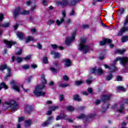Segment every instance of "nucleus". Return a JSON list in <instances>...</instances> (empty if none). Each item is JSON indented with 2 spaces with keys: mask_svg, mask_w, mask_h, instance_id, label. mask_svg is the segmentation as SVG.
I'll use <instances>...</instances> for the list:
<instances>
[{
  "mask_svg": "<svg viewBox=\"0 0 128 128\" xmlns=\"http://www.w3.org/2000/svg\"><path fill=\"white\" fill-rule=\"evenodd\" d=\"M44 88V85H39L36 87L35 90L33 92V94L36 96H44L46 92L42 91Z\"/></svg>",
  "mask_w": 128,
  "mask_h": 128,
  "instance_id": "nucleus-1",
  "label": "nucleus"
},
{
  "mask_svg": "<svg viewBox=\"0 0 128 128\" xmlns=\"http://www.w3.org/2000/svg\"><path fill=\"white\" fill-rule=\"evenodd\" d=\"M86 42V38H81V41L78 45L79 50H82L84 54H86V52H88V50H90L88 46L84 44Z\"/></svg>",
  "mask_w": 128,
  "mask_h": 128,
  "instance_id": "nucleus-2",
  "label": "nucleus"
},
{
  "mask_svg": "<svg viewBox=\"0 0 128 128\" xmlns=\"http://www.w3.org/2000/svg\"><path fill=\"white\" fill-rule=\"evenodd\" d=\"M6 104L9 106L12 112H16L20 108V105L14 100H10L8 102H6Z\"/></svg>",
  "mask_w": 128,
  "mask_h": 128,
  "instance_id": "nucleus-3",
  "label": "nucleus"
},
{
  "mask_svg": "<svg viewBox=\"0 0 128 128\" xmlns=\"http://www.w3.org/2000/svg\"><path fill=\"white\" fill-rule=\"evenodd\" d=\"M6 68L8 70V73H7L6 76L4 78V80H8V78H10V77L12 76V73H10V72H12V70L10 69V67H8L6 66V64H4V65H2L0 66V70L2 72H4V70H6Z\"/></svg>",
  "mask_w": 128,
  "mask_h": 128,
  "instance_id": "nucleus-4",
  "label": "nucleus"
},
{
  "mask_svg": "<svg viewBox=\"0 0 128 128\" xmlns=\"http://www.w3.org/2000/svg\"><path fill=\"white\" fill-rule=\"evenodd\" d=\"M120 61V64L124 66L128 62V57H118L114 62V64H116L118 62Z\"/></svg>",
  "mask_w": 128,
  "mask_h": 128,
  "instance_id": "nucleus-5",
  "label": "nucleus"
},
{
  "mask_svg": "<svg viewBox=\"0 0 128 128\" xmlns=\"http://www.w3.org/2000/svg\"><path fill=\"white\" fill-rule=\"evenodd\" d=\"M128 24V15L126 16L125 22H124V26L120 29L118 33V36H122L125 32H128V26L126 27V26Z\"/></svg>",
  "mask_w": 128,
  "mask_h": 128,
  "instance_id": "nucleus-6",
  "label": "nucleus"
},
{
  "mask_svg": "<svg viewBox=\"0 0 128 128\" xmlns=\"http://www.w3.org/2000/svg\"><path fill=\"white\" fill-rule=\"evenodd\" d=\"M91 72L92 74H94V72H96V74H99V76H102L104 74V70H102V68H98L96 69V68H94L92 69Z\"/></svg>",
  "mask_w": 128,
  "mask_h": 128,
  "instance_id": "nucleus-7",
  "label": "nucleus"
},
{
  "mask_svg": "<svg viewBox=\"0 0 128 128\" xmlns=\"http://www.w3.org/2000/svg\"><path fill=\"white\" fill-rule=\"evenodd\" d=\"M54 120L53 116H50L48 118L47 120L44 122L42 124V126H48L52 124V122Z\"/></svg>",
  "mask_w": 128,
  "mask_h": 128,
  "instance_id": "nucleus-8",
  "label": "nucleus"
},
{
  "mask_svg": "<svg viewBox=\"0 0 128 128\" xmlns=\"http://www.w3.org/2000/svg\"><path fill=\"white\" fill-rule=\"evenodd\" d=\"M104 66L105 68H108V72H114L115 70H117L116 68L114 65H110L108 66L106 64H104Z\"/></svg>",
  "mask_w": 128,
  "mask_h": 128,
  "instance_id": "nucleus-9",
  "label": "nucleus"
},
{
  "mask_svg": "<svg viewBox=\"0 0 128 128\" xmlns=\"http://www.w3.org/2000/svg\"><path fill=\"white\" fill-rule=\"evenodd\" d=\"M56 4L57 6H62L64 8V6H66L68 4V0H62V1H57L56 2Z\"/></svg>",
  "mask_w": 128,
  "mask_h": 128,
  "instance_id": "nucleus-10",
  "label": "nucleus"
},
{
  "mask_svg": "<svg viewBox=\"0 0 128 128\" xmlns=\"http://www.w3.org/2000/svg\"><path fill=\"white\" fill-rule=\"evenodd\" d=\"M74 38H76V32H74L72 34V35L71 38H68L66 39V44H70V43H71L72 42H74Z\"/></svg>",
  "mask_w": 128,
  "mask_h": 128,
  "instance_id": "nucleus-11",
  "label": "nucleus"
},
{
  "mask_svg": "<svg viewBox=\"0 0 128 128\" xmlns=\"http://www.w3.org/2000/svg\"><path fill=\"white\" fill-rule=\"evenodd\" d=\"M118 106L120 107V108L118 110L119 112H124V104H122V103L120 102L116 104L114 108H118Z\"/></svg>",
  "mask_w": 128,
  "mask_h": 128,
  "instance_id": "nucleus-12",
  "label": "nucleus"
},
{
  "mask_svg": "<svg viewBox=\"0 0 128 128\" xmlns=\"http://www.w3.org/2000/svg\"><path fill=\"white\" fill-rule=\"evenodd\" d=\"M4 43L8 46V48H12V44H14L16 42L13 41H8V40H4Z\"/></svg>",
  "mask_w": 128,
  "mask_h": 128,
  "instance_id": "nucleus-13",
  "label": "nucleus"
},
{
  "mask_svg": "<svg viewBox=\"0 0 128 128\" xmlns=\"http://www.w3.org/2000/svg\"><path fill=\"white\" fill-rule=\"evenodd\" d=\"M20 14H22L20 9V7H18L13 12V16L16 17L18 16H20Z\"/></svg>",
  "mask_w": 128,
  "mask_h": 128,
  "instance_id": "nucleus-14",
  "label": "nucleus"
},
{
  "mask_svg": "<svg viewBox=\"0 0 128 128\" xmlns=\"http://www.w3.org/2000/svg\"><path fill=\"white\" fill-rule=\"evenodd\" d=\"M32 108L30 105L26 104L24 106V112L27 114H30L32 112Z\"/></svg>",
  "mask_w": 128,
  "mask_h": 128,
  "instance_id": "nucleus-15",
  "label": "nucleus"
},
{
  "mask_svg": "<svg viewBox=\"0 0 128 128\" xmlns=\"http://www.w3.org/2000/svg\"><path fill=\"white\" fill-rule=\"evenodd\" d=\"M51 54H54V58H60V54L59 52H56V51L52 50L50 52Z\"/></svg>",
  "mask_w": 128,
  "mask_h": 128,
  "instance_id": "nucleus-16",
  "label": "nucleus"
},
{
  "mask_svg": "<svg viewBox=\"0 0 128 128\" xmlns=\"http://www.w3.org/2000/svg\"><path fill=\"white\" fill-rule=\"evenodd\" d=\"M12 60L13 62H14V60H16L17 62H22V58L21 57H14L13 56L12 57Z\"/></svg>",
  "mask_w": 128,
  "mask_h": 128,
  "instance_id": "nucleus-17",
  "label": "nucleus"
},
{
  "mask_svg": "<svg viewBox=\"0 0 128 128\" xmlns=\"http://www.w3.org/2000/svg\"><path fill=\"white\" fill-rule=\"evenodd\" d=\"M112 96V95L108 94V95H104L102 97V100L103 102H106L110 100V98Z\"/></svg>",
  "mask_w": 128,
  "mask_h": 128,
  "instance_id": "nucleus-18",
  "label": "nucleus"
},
{
  "mask_svg": "<svg viewBox=\"0 0 128 128\" xmlns=\"http://www.w3.org/2000/svg\"><path fill=\"white\" fill-rule=\"evenodd\" d=\"M36 40L34 39L32 36H28L25 40V42L26 44H28L30 42H36Z\"/></svg>",
  "mask_w": 128,
  "mask_h": 128,
  "instance_id": "nucleus-19",
  "label": "nucleus"
},
{
  "mask_svg": "<svg viewBox=\"0 0 128 128\" xmlns=\"http://www.w3.org/2000/svg\"><path fill=\"white\" fill-rule=\"evenodd\" d=\"M64 64L66 67L70 66L72 62L70 59H65L64 60Z\"/></svg>",
  "mask_w": 128,
  "mask_h": 128,
  "instance_id": "nucleus-20",
  "label": "nucleus"
},
{
  "mask_svg": "<svg viewBox=\"0 0 128 128\" xmlns=\"http://www.w3.org/2000/svg\"><path fill=\"white\" fill-rule=\"evenodd\" d=\"M80 0H72L70 2L69 6H76V4L80 2Z\"/></svg>",
  "mask_w": 128,
  "mask_h": 128,
  "instance_id": "nucleus-21",
  "label": "nucleus"
},
{
  "mask_svg": "<svg viewBox=\"0 0 128 128\" xmlns=\"http://www.w3.org/2000/svg\"><path fill=\"white\" fill-rule=\"evenodd\" d=\"M16 36L20 40H22L24 38V34H22V32H17Z\"/></svg>",
  "mask_w": 128,
  "mask_h": 128,
  "instance_id": "nucleus-22",
  "label": "nucleus"
},
{
  "mask_svg": "<svg viewBox=\"0 0 128 128\" xmlns=\"http://www.w3.org/2000/svg\"><path fill=\"white\" fill-rule=\"evenodd\" d=\"M64 22V18H60V20H56V24H57L58 26H60V24H62V22Z\"/></svg>",
  "mask_w": 128,
  "mask_h": 128,
  "instance_id": "nucleus-23",
  "label": "nucleus"
},
{
  "mask_svg": "<svg viewBox=\"0 0 128 128\" xmlns=\"http://www.w3.org/2000/svg\"><path fill=\"white\" fill-rule=\"evenodd\" d=\"M126 50V49H118L117 50L116 52V54H124Z\"/></svg>",
  "mask_w": 128,
  "mask_h": 128,
  "instance_id": "nucleus-24",
  "label": "nucleus"
},
{
  "mask_svg": "<svg viewBox=\"0 0 128 128\" xmlns=\"http://www.w3.org/2000/svg\"><path fill=\"white\" fill-rule=\"evenodd\" d=\"M0 90H2V88H4L5 90H8V86H6V84L4 82H2L0 84Z\"/></svg>",
  "mask_w": 128,
  "mask_h": 128,
  "instance_id": "nucleus-25",
  "label": "nucleus"
},
{
  "mask_svg": "<svg viewBox=\"0 0 128 128\" xmlns=\"http://www.w3.org/2000/svg\"><path fill=\"white\" fill-rule=\"evenodd\" d=\"M59 88H66L67 86H70V84L68 83H64V84H60L58 85Z\"/></svg>",
  "mask_w": 128,
  "mask_h": 128,
  "instance_id": "nucleus-26",
  "label": "nucleus"
},
{
  "mask_svg": "<svg viewBox=\"0 0 128 128\" xmlns=\"http://www.w3.org/2000/svg\"><path fill=\"white\" fill-rule=\"evenodd\" d=\"M74 100H76V102H80L82 100V98H80V96L78 94H76L74 96Z\"/></svg>",
  "mask_w": 128,
  "mask_h": 128,
  "instance_id": "nucleus-27",
  "label": "nucleus"
},
{
  "mask_svg": "<svg viewBox=\"0 0 128 128\" xmlns=\"http://www.w3.org/2000/svg\"><path fill=\"white\" fill-rule=\"evenodd\" d=\"M12 88H13V90H16V92H20V87L18 86L13 85L12 86Z\"/></svg>",
  "mask_w": 128,
  "mask_h": 128,
  "instance_id": "nucleus-28",
  "label": "nucleus"
},
{
  "mask_svg": "<svg viewBox=\"0 0 128 128\" xmlns=\"http://www.w3.org/2000/svg\"><path fill=\"white\" fill-rule=\"evenodd\" d=\"M84 84V81L80 80H76L75 82V84L76 86H80V84Z\"/></svg>",
  "mask_w": 128,
  "mask_h": 128,
  "instance_id": "nucleus-29",
  "label": "nucleus"
},
{
  "mask_svg": "<svg viewBox=\"0 0 128 128\" xmlns=\"http://www.w3.org/2000/svg\"><path fill=\"white\" fill-rule=\"evenodd\" d=\"M46 77V76L44 74H42L41 76V78H42V84H46V78H44Z\"/></svg>",
  "mask_w": 128,
  "mask_h": 128,
  "instance_id": "nucleus-30",
  "label": "nucleus"
},
{
  "mask_svg": "<svg viewBox=\"0 0 128 128\" xmlns=\"http://www.w3.org/2000/svg\"><path fill=\"white\" fill-rule=\"evenodd\" d=\"M128 40V36H124L122 38V42H126Z\"/></svg>",
  "mask_w": 128,
  "mask_h": 128,
  "instance_id": "nucleus-31",
  "label": "nucleus"
},
{
  "mask_svg": "<svg viewBox=\"0 0 128 128\" xmlns=\"http://www.w3.org/2000/svg\"><path fill=\"white\" fill-rule=\"evenodd\" d=\"M21 14L24 16L26 14H30V11L26 10H23L22 12H21Z\"/></svg>",
  "mask_w": 128,
  "mask_h": 128,
  "instance_id": "nucleus-32",
  "label": "nucleus"
},
{
  "mask_svg": "<svg viewBox=\"0 0 128 128\" xmlns=\"http://www.w3.org/2000/svg\"><path fill=\"white\" fill-rule=\"evenodd\" d=\"M2 28H8L10 26V23L9 22H6L1 25Z\"/></svg>",
  "mask_w": 128,
  "mask_h": 128,
  "instance_id": "nucleus-33",
  "label": "nucleus"
},
{
  "mask_svg": "<svg viewBox=\"0 0 128 128\" xmlns=\"http://www.w3.org/2000/svg\"><path fill=\"white\" fill-rule=\"evenodd\" d=\"M112 78V74H110L109 75L107 76L106 77V80L110 81V80Z\"/></svg>",
  "mask_w": 128,
  "mask_h": 128,
  "instance_id": "nucleus-34",
  "label": "nucleus"
},
{
  "mask_svg": "<svg viewBox=\"0 0 128 128\" xmlns=\"http://www.w3.org/2000/svg\"><path fill=\"white\" fill-rule=\"evenodd\" d=\"M58 106H52L50 107V110L52 112H54V110H58Z\"/></svg>",
  "mask_w": 128,
  "mask_h": 128,
  "instance_id": "nucleus-35",
  "label": "nucleus"
},
{
  "mask_svg": "<svg viewBox=\"0 0 128 128\" xmlns=\"http://www.w3.org/2000/svg\"><path fill=\"white\" fill-rule=\"evenodd\" d=\"M25 124H26L25 126L27 128V126H30L32 124V122L30 120H28L26 122Z\"/></svg>",
  "mask_w": 128,
  "mask_h": 128,
  "instance_id": "nucleus-36",
  "label": "nucleus"
},
{
  "mask_svg": "<svg viewBox=\"0 0 128 128\" xmlns=\"http://www.w3.org/2000/svg\"><path fill=\"white\" fill-rule=\"evenodd\" d=\"M22 68L23 70H28L30 69V65L28 64H24L22 66Z\"/></svg>",
  "mask_w": 128,
  "mask_h": 128,
  "instance_id": "nucleus-37",
  "label": "nucleus"
},
{
  "mask_svg": "<svg viewBox=\"0 0 128 128\" xmlns=\"http://www.w3.org/2000/svg\"><path fill=\"white\" fill-rule=\"evenodd\" d=\"M67 110L68 112H74V108L72 106H69L67 107Z\"/></svg>",
  "mask_w": 128,
  "mask_h": 128,
  "instance_id": "nucleus-38",
  "label": "nucleus"
},
{
  "mask_svg": "<svg viewBox=\"0 0 128 128\" xmlns=\"http://www.w3.org/2000/svg\"><path fill=\"white\" fill-rule=\"evenodd\" d=\"M66 16V11L65 10L62 11V17L61 18H64V20Z\"/></svg>",
  "mask_w": 128,
  "mask_h": 128,
  "instance_id": "nucleus-39",
  "label": "nucleus"
},
{
  "mask_svg": "<svg viewBox=\"0 0 128 128\" xmlns=\"http://www.w3.org/2000/svg\"><path fill=\"white\" fill-rule=\"evenodd\" d=\"M118 89L119 90H122V92H126V88H124L122 86H118Z\"/></svg>",
  "mask_w": 128,
  "mask_h": 128,
  "instance_id": "nucleus-40",
  "label": "nucleus"
},
{
  "mask_svg": "<svg viewBox=\"0 0 128 128\" xmlns=\"http://www.w3.org/2000/svg\"><path fill=\"white\" fill-rule=\"evenodd\" d=\"M106 44H110L112 42V40L105 38L104 39Z\"/></svg>",
  "mask_w": 128,
  "mask_h": 128,
  "instance_id": "nucleus-41",
  "label": "nucleus"
},
{
  "mask_svg": "<svg viewBox=\"0 0 128 128\" xmlns=\"http://www.w3.org/2000/svg\"><path fill=\"white\" fill-rule=\"evenodd\" d=\"M86 118V116L84 114H82L78 117V120H82V118Z\"/></svg>",
  "mask_w": 128,
  "mask_h": 128,
  "instance_id": "nucleus-42",
  "label": "nucleus"
},
{
  "mask_svg": "<svg viewBox=\"0 0 128 128\" xmlns=\"http://www.w3.org/2000/svg\"><path fill=\"white\" fill-rule=\"evenodd\" d=\"M32 58V56L30 55H28V56H26L24 60H30V58Z\"/></svg>",
  "mask_w": 128,
  "mask_h": 128,
  "instance_id": "nucleus-43",
  "label": "nucleus"
},
{
  "mask_svg": "<svg viewBox=\"0 0 128 128\" xmlns=\"http://www.w3.org/2000/svg\"><path fill=\"white\" fill-rule=\"evenodd\" d=\"M56 22L55 20H50L48 22V24H49L50 26V24H54V22Z\"/></svg>",
  "mask_w": 128,
  "mask_h": 128,
  "instance_id": "nucleus-44",
  "label": "nucleus"
},
{
  "mask_svg": "<svg viewBox=\"0 0 128 128\" xmlns=\"http://www.w3.org/2000/svg\"><path fill=\"white\" fill-rule=\"evenodd\" d=\"M116 80H117V82H120L122 80V76H118L116 77Z\"/></svg>",
  "mask_w": 128,
  "mask_h": 128,
  "instance_id": "nucleus-45",
  "label": "nucleus"
},
{
  "mask_svg": "<svg viewBox=\"0 0 128 128\" xmlns=\"http://www.w3.org/2000/svg\"><path fill=\"white\" fill-rule=\"evenodd\" d=\"M24 120V118L19 117L18 119V122H22V120Z\"/></svg>",
  "mask_w": 128,
  "mask_h": 128,
  "instance_id": "nucleus-46",
  "label": "nucleus"
},
{
  "mask_svg": "<svg viewBox=\"0 0 128 128\" xmlns=\"http://www.w3.org/2000/svg\"><path fill=\"white\" fill-rule=\"evenodd\" d=\"M42 61L44 62V64H47L48 63V58H46V57H44L42 59Z\"/></svg>",
  "mask_w": 128,
  "mask_h": 128,
  "instance_id": "nucleus-47",
  "label": "nucleus"
},
{
  "mask_svg": "<svg viewBox=\"0 0 128 128\" xmlns=\"http://www.w3.org/2000/svg\"><path fill=\"white\" fill-rule=\"evenodd\" d=\"M100 46H104V44H106V41H104V40L103 41L100 42Z\"/></svg>",
  "mask_w": 128,
  "mask_h": 128,
  "instance_id": "nucleus-48",
  "label": "nucleus"
},
{
  "mask_svg": "<svg viewBox=\"0 0 128 128\" xmlns=\"http://www.w3.org/2000/svg\"><path fill=\"white\" fill-rule=\"evenodd\" d=\"M63 80H66V82H68V76H66V75H64L63 76Z\"/></svg>",
  "mask_w": 128,
  "mask_h": 128,
  "instance_id": "nucleus-49",
  "label": "nucleus"
},
{
  "mask_svg": "<svg viewBox=\"0 0 128 128\" xmlns=\"http://www.w3.org/2000/svg\"><path fill=\"white\" fill-rule=\"evenodd\" d=\"M51 46L53 50H56V48H58V46L56 44H52Z\"/></svg>",
  "mask_w": 128,
  "mask_h": 128,
  "instance_id": "nucleus-50",
  "label": "nucleus"
},
{
  "mask_svg": "<svg viewBox=\"0 0 128 128\" xmlns=\"http://www.w3.org/2000/svg\"><path fill=\"white\" fill-rule=\"evenodd\" d=\"M124 9H120L119 10L118 14H124Z\"/></svg>",
  "mask_w": 128,
  "mask_h": 128,
  "instance_id": "nucleus-51",
  "label": "nucleus"
},
{
  "mask_svg": "<svg viewBox=\"0 0 128 128\" xmlns=\"http://www.w3.org/2000/svg\"><path fill=\"white\" fill-rule=\"evenodd\" d=\"M50 70H51V72H56V69L54 68H50Z\"/></svg>",
  "mask_w": 128,
  "mask_h": 128,
  "instance_id": "nucleus-52",
  "label": "nucleus"
},
{
  "mask_svg": "<svg viewBox=\"0 0 128 128\" xmlns=\"http://www.w3.org/2000/svg\"><path fill=\"white\" fill-rule=\"evenodd\" d=\"M2 20H4V14H0V22H2Z\"/></svg>",
  "mask_w": 128,
  "mask_h": 128,
  "instance_id": "nucleus-53",
  "label": "nucleus"
},
{
  "mask_svg": "<svg viewBox=\"0 0 128 128\" xmlns=\"http://www.w3.org/2000/svg\"><path fill=\"white\" fill-rule=\"evenodd\" d=\"M59 100L60 102H62L64 100V95H60Z\"/></svg>",
  "mask_w": 128,
  "mask_h": 128,
  "instance_id": "nucleus-54",
  "label": "nucleus"
},
{
  "mask_svg": "<svg viewBox=\"0 0 128 128\" xmlns=\"http://www.w3.org/2000/svg\"><path fill=\"white\" fill-rule=\"evenodd\" d=\"M31 68H38V65L36 64H31Z\"/></svg>",
  "mask_w": 128,
  "mask_h": 128,
  "instance_id": "nucleus-55",
  "label": "nucleus"
},
{
  "mask_svg": "<svg viewBox=\"0 0 128 128\" xmlns=\"http://www.w3.org/2000/svg\"><path fill=\"white\" fill-rule=\"evenodd\" d=\"M69 16H74V10H72L69 14Z\"/></svg>",
  "mask_w": 128,
  "mask_h": 128,
  "instance_id": "nucleus-56",
  "label": "nucleus"
},
{
  "mask_svg": "<svg viewBox=\"0 0 128 128\" xmlns=\"http://www.w3.org/2000/svg\"><path fill=\"white\" fill-rule=\"evenodd\" d=\"M22 88L24 90V92H30V89H24L23 86H22Z\"/></svg>",
  "mask_w": 128,
  "mask_h": 128,
  "instance_id": "nucleus-57",
  "label": "nucleus"
},
{
  "mask_svg": "<svg viewBox=\"0 0 128 128\" xmlns=\"http://www.w3.org/2000/svg\"><path fill=\"white\" fill-rule=\"evenodd\" d=\"M92 80L90 79H88L86 80V83L88 84H92Z\"/></svg>",
  "mask_w": 128,
  "mask_h": 128,
  "instance_id": "nucleus-58",
  "label": "nucleus"
},
{
  "mask_svg": "<svg viewBox=\"0 0 128 128\" xmlns=\"http://www.w3.org/2000/svg\"><path fill=\"white\" fill-rule=\"evenodd\" d=\"M37 46L39 50H42V44H40V43H38Z\"/></svg>",
  "mask_w": 128,
  "mask_h": 128,
  "instance_id": "nucleus-59",
  "label": "nucleus"
},
{
  "mask_svg": "<svg viewBox=\"0 0 128 128\" xmlns=\"http://www.w3.org/2000/svg\"><path fill=\"white\" fill-rule=\"evenodd\" d=\"M66 24H72V20L70 19H68L66 21Z\"/></svg>",
  "mask_w": 128,
  "mask_h": 128,
  "instance_id": "nucleus-60",
  "label": "nucleus"
},
{
  "mask_svg": "<svg viewBox=\"0 0 128 128\" xmlns=\"http://www.w3.org/2000/svg\"><path fill=\"white\" fill-rule=\"evenodd\" d=\"M62 116H57L56 118V120H62Z\"/></svg>",
  "mask_w": 128,
  "mask_h": 128,
  "instance_id": "nucleus-61",
  "label": "nucleus"
},
{
  "mask_svg": "<svg viewBox=\"0 0 128 128\" xmlns=\"http://www.w3.org/2000/svg\"><path fill=\"white\" fill-rule=\"evenodd\" d=\"M52 114V110H49L46 113V114H47V116H50V114Z\"/></svg>",
  "mask_w": 128,
  "mask_h": 128,
  "instance_id": "nucleus-62",
  "label": "nucleus"
},
{
  "mask_svg": "<svg viewBox=\"0 0 128 128\" xmlns=\"http://www.w3.org/2000/svg\"><path fill=\"white\" fill-rule=\"evenodd\" d=\"M88 90L90 94H92V88H88Z\"/></svg>",
  "mask_w": 128,
  "mask_h": 128,
  "instance_id": "nucleus-63",
  "label": "nucleus"
},
{
  "mask_svg": "<svg viewBox=\"0 0 128 128\" xmlns=\"http://www.w3.org/2000/svg\"><path fill=\"white\" fill-rule=\"evenodd\" d=\"M82 28H88V25L86 24V25H83L82 26Z\"/></svg>",
  "mask_w": 128,
  "mask_h": 128,
  "instance_id": "nucleus-64",
  "label": "nucleus"
}]
</instances>
